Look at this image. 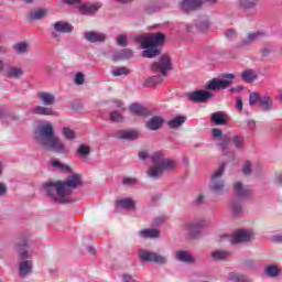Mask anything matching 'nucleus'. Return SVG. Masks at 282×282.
Masks as SVG:
<instances>
[{"label":"nucleus","instance_id":"1","mask_svg":"<svg viewBox=\"0 0 282 282\" xmlns=\"http://www.w3.org/2000/svg\"><path fill=\"white\" fill-rule=\"evenodd\" d=\"M83 175L80 174H72L64 182L48 181L43 184V189L46 195L56 204H72L76 202L74 197V191L76 188H83Z\"/></svg>","mask_w":282,"mask_h":282},{"label":"nucleus","instance_id":"2","mask_svg":"<svg viewBox=\"0 0 282 282\" xmlns=\"http://www.w3.org/2000/svg\"><path fill=\"white\" fill-rule=\"evenodd\" d=\"M35 140L43 151H54L61 155L69 153V148L61 141V138L54 134V126L52 123H43L35 131Z\"/></svg>","mask_w":282,"mask_h":282},{"label":"nucleus","instance_id":"3","mask_svg":"<svg viewBox=\"0 0 282 282\" xmlns=\"http://www.w3.org/2000/svg\"><path fill=\"white\" fill-rule=\"evenodd\" d=\"M134 41L140 43L144 50L142 52L144 58H155V56H160V46L164 45L166 36L163 33H152L150 35H139L134 37Z\"/></svg>","mask_w":282,"mask_h":282},{"label":"nucleus","instance_id":"4","mask_svg":"<svg viewBox=\"0 0 282 282\" xmlns=\"http://www.w3.org/2000/svg\"><path fill=\"white\" fill-rule=\"evenodd\" d=\"M172 67L173 65L171 64V57L169 55L161 56L159 61L151 64L150 69L152 74L155 75L148 78L143 83V87H156V85H160L169 72H171Z\"/></svg>","mask_w":282,"mask_h":282},{"label":"nucleus","instance_id":"5","mask_svg":"<svg viewBox=\"0 0 282 282\" xmlns=\"http://www.w3.org/2000/svg\"><path fill=\"white\" fill-rule=\"evenodd\" d=\"M150 160L153 165L149 167L148 175L152 180H158L162 177V175H164V171H173V169H175V161L171 159H166L164 156V153L160 151L154 152L150 156Z\"/></svg>","mask_w":282,"mask_h":282},{"label":"nucleus","instance_id":"6","mask_svg":"<svg viewBox=\"0 0 282 282\" xmlns=\"http://www.w3.org/2000/svg\"><path fill=\"white\" fill-rule=\"evenodd\" d=\"M226 172V164H220L217 170L212 173L209 191L214 195H224L226 193V182L221 178Z\"/></svg>","mask_w":282,"mask_h":282},{"label":"nucleus","instance_id":"7","mask_svg":"<svg viewBox=\"0 0 282 282\" xmlns=\"http://www.w3.org/2000/svg\"><path fill=\"white\" fill-rule=\"evenodd\" d=\"M138 257L143 263H156V265H166L169 263L166 256L147 249H140Z\"/></svg>","mask_w":282,"mask_h":282},{"label":"nucleus","instance_id":"8","mask_svg":"<svg viewBox=\"0 0 282 282\" xmlns=\"http://www.w3.org/2000/svg\"><path fill=\"white\" fill-rule=\"evenodd\" d=\"M235 74H225L223 75V79L213 78L212 80L207 82L205 87L209 91H219L221 89H228L230 85H232V80H235Z\"/></svg>","mask_w":282,"mask_h":282},{"label":"nucleus","instance_id":"9","mask_svg":"<svg viewBox=\"0 0 282 282\" xmlns=\"http://www.w3.org/2000/svg\"><path fill=\"white\" fill-rule=\"evenodd\" d=\"M202 226H206V220L185 223L182 225V230L185 235H188L191 239H197V237L202 235V231L199 230Z\"/></svg>","mask_w":282,"mask_h":282},{"label":"nucleus","instance_id":"10","mask_svg":"<svg viewBox=\"0 0 282 282\" xmlns=\"http://www.w3.org/2000/svg\"><path fill=\"white\" fill-rule=\"evenodd\" d=\"M185 97L191 102H198V104L204 105V104L208 102V100H210V98H213V94H210V91H208V90H194L191 93H186Z\"/></svg>","mask_w":282,"mask_h":282},{"label":"nucleus","instance_id":"11","mask_svg":"<svg viewBox=\"0 0 282 282\" xmlns=\"http://www.w3.org/2000/svg\"><path fill=\"white\" fill-rule=\"evenodd\" d=\"M252 237H254L252 231L248 229H240L231 236L230 243H232L234 246H237L239 243H248L249 241H252Z\"/></svg>","mask_w":282,"mask_h":282},{"label":"nucleus","instance_id":"12","mask_svg":"<svg viewBox=\"0 0 282 282\" xmlns=\"http://www.w3.org/2000/svg\"><path fill=\"white\" fill-rule=\"evenodd\" d=\"M204 6V0H182L178 3V9L181 12L188 14L191 12H195V10H199Z\"/></svg>","mask_w":282,"mask_h":282},{"label":"nucleus","instance_id":"13","mask_svg":"<svg viewBox=\"0 0 282 282\" xmlns=\"http://www.w3.org/2000/svg\"><path fill=\"white\" fill-rule=\"evenodd\" d=\"M115 137L117 138V140H124L126 142H135V140H140V130H119L116 132Z\"/></svg>","mask_w":282,"mask_h":282},{"label":"nucleus","instance_id":"14","mask_svg":"<svg viewBox=\"0 0 282 282\" xmlns=\"http://www.w3.org/2000/svg\"><path fill=\"white\" fill-rule=\"evenodd\" d=\"M102 8V3L95 2V3H79L77 7L79 14H84L85 17H94L98 10Z\"/></svg>","mask_w":282,"mask_h":282},{"label":"nucleus","instance_id":"15","mask_svg":"<svg viewBox=\"0 0 282 282\" xmlns=\"http://www.w3.org/2000/svg\"><path fill=\"white\" fill-rule=\"evenodd\" d=\"M84 39L87 43H105L107 41V34L98 31H86Z\"/></svg>","mask_w":282,"mask_h":282},{"label":"nucleus","instance_id":"16","mask_svg":"<svg viewBox=\"0 0 282 282\" xmlns=\"http://www.w3.org/2000/svg\"><path fill=\"white\" fill-rule=\"evenodd\" d=\"M3 74L6 78L19 80V78H23V76H25V70H23V67L21 66H8L3 69Z\"/></svg>","mask_w":282,"mask_h":282},{"label":"nucleus","instance_id":"17","mask_svg":"<svg viewBox=\"0 0 282 282\" xmlns=\"http://www.w3.org/2000/svg\"><path fill=\"white\" fill-rule=\"evenodd\" d=\"M263 33L259 31L248 33L247 36L237 44V47H249V45L257 43V41H259V39H261Z\"/></svg>","mask_w":282,"mask_h":282},{"label":"nucleus","instance_id":"18","mask_svg":"<svg viewBox=\"0 0 282 282\" xmlns=\"http://www.w3.org/2000/svg\"><path fill=\"white\" fill-rule=\"evenodd\" d=\"M175 259L181 263H188L189 265H195V263H197V258L186 250L176 251Z\"/></svg>","mask_w":282,"mask_h":282},{"label":"nucleus","instance_id":"19","mask_svg":"<svg viewBox=\"0 0 282 282\" xmlns=\"http://www.w3.org/2000/svg\"><path fill=\"white\" fill-rule=\"evenodd\" d=\"M37 99L44 107H52L56 105V96L50 91H40L37 93Z\"/></svg>","mask_w":282,"mask_h":282},{"label":"nucleus","instance_id":"20","mask_svg":"<svg viewBox=\"0 0 282 282\" xmlns=\"http://www.w3.org/2000/svg\"><path fill=\"white\" fill-rule=\"evenodd\" d=\"M33 116H58V112L47 106H35L30 109Z\"/></svg>","mask_w":282,"mask_h":282},{"label":"nucleus","instance_id":"21","mask_svg":"<svg viewBox=\"0 0 282 282\" xmlns=\"http://www.w3.org/2000/svg\"><path fill=\"white\" fill-rule=\"evenodd\" d=\"M234 191L237 197L240 199H246V197H250V194L252 193V189H250V186L243 185L242 182H237L234 185Z\"/></svg>","mask_w":282,"mask_h":282},{"label":"nucleus","instance_id":"22","mask_svg":"<svg viewBox=\"0 0 282 282\" xmlns=\"http://www.w3.org/2000/svg\"><path fill=\"white\" fill-rule=\"evenodd\" d=\"M53 29L58 32V34H72V32H74V25L63 21L53 23Z\"/></svg>","mask_w":282,"mask_h":282},{"label":"nucleus","instance_id":"23","mask_svg":"<svg viewBox=\"0 0 282 282\" xmlns=\"http://www.w3.org/2000/svg\"><path fill=\"white\" fill-rule=\"evenodd\" d=\"M261 0H238L237 6L242 12H250L254 10Z\"/></svg>","mask_w":282,"mask_h":282},{"label":"nucleus","instance_id":"24","mask_svg":"<svg viewBox=\"0 0 282 282\" xmlns=\"http://www.w3.org/2000/svg\"><path fill=\"white\" fill-rule=\"evenodd\" d=\"M33 263L30 259L21 260L19 263V275L24 278L32 274Z\"/></svg>","mask_w":282,"mask_h":282},{"label":"nucleus","instance_id":"25","mask_svg":"<svg viewBox=\"0 0 282 282\" xmlns=\"http://www.w3.org/2000/svg\"><path fill=\"white\" fill-rule=\"evenodd\" d=\"M162 124H164V118L154 116L145 123V127L150 131H159V129H162Z\"/></svg>","mask_w":282,"mask_h":282},{"label":"nucleus","instance_id":"26","mask_svg":"<svg viewBox=\"0 0 282 282\" xmlns=\"http://www.w3.org/2000/svg\"><path fill=\"white\" fill-rule=\"evenodd\" d=\"M240 78L241 80H243V83L250 84V83H254V80H258L259 75L257 74V70L252 68H246L245 70L241 72Z\"/></svg>","mask_w":282,"mask_h":282},{"label":"nucleus","instance_id":"27","mask_svg":"<svg viewBox=\"0 0 282 282\" xmlns=\"http://www.w3.org/2000/svg\"><path fill=\"white\" fill-rule=\"evenodd\" d=\"M50 14V10L47 9H33L29 12V17L31 21H41L45 19Z\"/></svg>","mask_w":282,"mask_h":282},{"label":"nucleus","instance_id":"28","mask_svg":"<svg viewBox=\"0 0 282 282\" xmlns=\"http://www.w3.org/2000/svg\"><path fill=\"white\" fill-rule=\"evenodd\" d=\"M229 142L237 151H242L243 147H246V138L243 135L234 134L229 138Z\"/></svg>","mask_w":282,"mask_h":282},{"label":"nucleus","instance_id":"29","mask_svg":"<svg viewBox=\"0 0 282 282\" xmlns=\"http://www.w3.org/2000/svg\"><path fill=\"white\" fill-rule=\"evenodd\" d=\"M260 107L262 111H272V107H274V101L270 95H262L260 98Z\"/></svg>","mask_w":282,"mask_h":282},{"label":"nucleus","instance_id":"30","mask_svg":"<svg viewBox=\"0 0 282 282\" xmlns=\"http://www.w3.org/2000/svg\"><path fill=\"white\" fill-rule=\"evenodd\" d=\"M117 206L126 210H135V200L130 197L121 198L117 200Z\"/></svg>","mask_w":282,"mask_h":282},{"label":"nucleus","instance_id":"31","mask_svg":"<svg viewBox=\"0 0 282 282\" xmlns=\"http://www.w3.org/2000/svg\"><path fill=\"white\" fill-rule=\"evenodd\" d=\"M195 26L199 32H206L210 28V20L206 15L199 17L195 22Z\"/></svg>","mask_w":282,"mask_h":282},{"label":"nucleus","instance_id":"32","mask_svg":"<svg viewBox=\"0 0 282 282\" xmlns=\"http://www.w3.org/2000/svg\"><path fill=\"white\" fill-rule=\"evenodd\" d=\"M15 250L20 257H22V260L24 259H32V253L28 251V243H18L15 245Z\"/></svg>","mask_w":282,"mask_h":282},{"label":"nucleus","instance_id":"33","mask_svg":"<svg viewBox=\"0 0 282 282\" xmlns=\"http://www.w3.org/2000/svg\"><path fill=\"white\" fill-rule=\"evenodd\" d=\"M12 47L17 54H30V44L28 42H18Z\"/></svg>","mask_w":282,"mask_h":282},{"label":"nucleus","instance_id":"34","mask_svg":"<svg viewBox=\"0 0 282 282\" xmlns=\"http://www.w3.org/2000/svg\"><path fill=\"white\" fill-rule=\"evenodd\" d=\"M51 166H53L55 171H62L63 173H72V167L58 160L51 161Z\"/></svg>","mask_w":282,"mask_h":282},{"label":"nucleus","instance_id":"35","mask_svg":"<svg viewBox=\"0 0 282 282\" xmlns=\"http://www.w3.org/2000/svg\"><path fill=\"white\" fill-rule=\"evenodd\" d=\"M265 276H270L271 279H274L281 274V269L276 264H269L264 269Z\"/></svg>","mask_w":282,"mask_h":282},{"label":"nucleus","instance_id":"36","mask_svg":"<svg viewBox=\"0 0 282 282\" xmlns=\"http://www.w3.org/2000/svg\"><path fill=\"white\" fill-rule=\"evenodd\" d=\"M90 153H91V148H89V145L80 144L77 148V155H78L79 160H87V158H89Z\"/></svg>","mask_w":282,"mask_h":282},{"label":"nucleus","instance_id":"37","mask_svg":"<svg viewBox=\"0 0 282 282\" xmlns=\"http://www.w3.org/2000/svg\"><path fill=\"white\" fill-rule=\"evenodd\" d=\"M185 122H186V117L177 116L172 120L167 121V127H170V129H178V127H182V124H184Z\"/></svg>","mask_w":282,"mask_h":282},{"label":"nucleus","instance_id":"38","mask_svg":"<svg viewBox=\"0 0 282 282\" xmlns=\"http://www.w3.org/2000/svg\"><path fill=\"white\" fill-rule=\"evenodd\" d=\"M139 235L143 239H155V238L160 237V231H158V229H143V230L139 231Z\"/></svg>","mask_w":282,"mask_h":282},{"label":"nucleus","instance_id":"39","mask_svg":"<svg viewBox=\"0 0 282 282\" xmlns=\"http://www.w3.org/2000/svg\"><path fill=\"white\" fill-rule=\"evenodd\" d=\"M212 122L217 126H225L228 124V120H226V117H224V113L221 112H214L212 113Z\"/></svg>","mask_w":282,"mask_h":282},{"label":"nucleus","instance_id":"40","mask_svg":"<svg viewBox=\"0 0 282 282\" xmlns=\"http://www.w3.org/2000/svg\"><path fill=\"white\" fill-rule=\"evenodd\" d=\"M133 51L131 48L121 50L113 55L115 61H124V58H131Z\"/></svg>","mask_w":282,"mask_h":282},{"label":"nucleus","instance_id":"41","mask_svg":"<svg viewBox=\"0 0 282 282\" xmlns=\"http://www.w3.org/2000/svg\"><path fill=\"white\" fill-rule=\"evenodd\" d=\"M217 141V147L220 151H228L230 147V138H228V135L224 134V137H220Z\"/></svg>","mask_w":282,"mask_h":282},{"label":"nucleus","instance_id":"42","mask_svg":"<svg viewBox=\"0 0 282 282\" xmlns=\"http://www.w3.org/2000/svg\"><path fill=\"white\" fill-rule=\"evenodd\" d=\"M229 208L234 215H241L243 207L241 206V202L234 199L229 204Z\"/></svg>","mask_w":282,"mask_h":282},{"label":"nucleus","instance_id":"43","mask_svg":"<svg viewBox=\"0 0 282 282\" xmlns=\"http://www.w3.org/2000/svg\"><path fill=\"white\" fill-rule=\"evenodd\" d=\"M228 257H230V252L228 251L215 250L212 252V258H214L215 261H225Z\"/></svg>","mask_w":282,"mask_h":282},{"label":"nucleus","instance_id":"44","mask_svg":"<svg viewBox=\"0 0 282 282\" xmlns=\"http://www.w3.org/2000/svg\"><path fill=\"white\" fill-rule=\"evenodd\" d=\"M112 76L115 77H119V76H129V74H131V70L124 66L121 67H112V72H111Z\"/></svg>","mask_w":282,"mask_h":282},{"label":"nucleus","instance_id":"45","mask_svg":"<svg viewBox=\"0 0 282 282\" xmlns=\"http://www.w3.org/2000/svg\"><path fill=\"white\" fill-rule=\"evenodd\" d=\"M129 109L130 113H134V116H144L147 113V109L140 104H132Z\"/></svg>","mask_w":282,"mask_h":282},{"label":"nucleus","instance_id":"46","mask_svg":"<svg viewBox=\"0 0 282 282\" xmlns=\"http://www.w3.org/2000/svg\"><path fill=\"white\" fill-rule=\"evenodd\" d=\"M109 118L111 120V122L115 123H120V122H124V117L122 116V112L118 111V110H113L109 113Z\"/></svg>","mask_w":282,"mask_h":282},{"label":"nucleus","instance_id":"47","mask_svg":"<svg viewBox=\"0 0 282 282\" xmlns=\"http://www.w3.org/2000/svg\"><path fill=\"white\" fill-rule=\"evenodd\" d=\"M228 279L232 282H250L246 275L239 273H229Z\"/></svg>","mask_w":282,"mask_h":282},{"label":"nucleus","instance_id":"48","mask_svg":"<svg viewBox=\"0 0 282 282\" xmlns=\"http://www.w3.org/2000/svg\"><path fill=\"white\" fill-rule=\"evenodd\" d=\"M62 135L65 137L66 140H76V132H74V130H72L69 127H64L62 129Z\"/></svg>","mask_w":282,"mask_h":282},{"label":"nucleus","instance_id":"49","mask_svg":"<svg viewBox=\"0 0 282 282\" xmlns=\"http://www.w3.org/2000/svg\"><path fill=\"white\" fill-rule=\"evenodd\" d=\"M116 41L119 47H127V45H129V37H127L126 34L118 35Z\"/></svg>","mask_w":282,"mask_h":282},{"label":"nucleus","instance_id":"50","mask_svg":"<svg viewBox=\"0 0 282 282\" xmlns=\"http://www.w3.org/2000/svg\"><path fill=\"white\" fill-rule=\"evenodd\" d=\"M257 102H261V95L259 93H251L249 96V105L250 107H254Z\"/></svg>","mask_w":282,"mask_h":282},{"label":"nucleus","instance_id":"51","mask_svg":"<svg viewBox=\"0 0 282 282\" xmlns=\"http://www.w3.org/2000/svg\"><path fill=\"white\" fill-rule=\"evenodd\" d=\"M135 184H138V178L135 177H124L122 180L123 186H135Z\"/></svg>","mask_w":282,"mask_h":282},{"label":"nucleus","instance_id":"52","mask_svg":"<svg viewBox=\"0 0 282 282\" xmlns=\"http://www.w3.org/2000/svg\"><path fill=\"white\" fill-rule=\"evenodd\" d=\"M237 30L235 29H228L225 33L226 39H228V41H235V39H237Z\"/></svg>","mask_w":282,"mask_h":282},{"label":"nucleus","instance_id":"53","mask_svg":"<svg viewBox=\"0 0 282 282\" xmlns=\"http://www.w3.org/2000/svg\"><path fill=\"white\" fill-rule=\"evenodd\" d=\"M63 2L69 8H78L83 3V0H63Z\"/></svg>","mask_w":282,"mask_h":282},{"label":"nucleus","instance_id":"54","mask_svg":"<svg viewBox=\"0 0 282 282\" xmlns=\"http://www.w3.org/2000/svg\"><path fill=\"white\" fill-rule=\"evenodd\" d=\"M242 173L243 175H250V173H252V163H250V161L245 162Z\"/></svg>","mask_w":282,"mask_h":282},{"label":"nucleus","instance_id":"55","mask_svg":"<svg viewBox=\"0 0 282 282\" xmlns=\"http://www.w3.org/2000/svg\"><path fill=\"white\" fill-rule=\"evenodd\" d=\"M75 85H84L85 84V75L83 73H77L74 79Z\"/></svg>","mask_w":282,"mask_h":282},{"label":"nucleus","instance_id":"56","mask_svg":"<svg viewBox=\"0 0 282 282\" xmlns=\"http://www.w3.org/2000/svg\"><path fill=\"white\" fill-rule=\"evenodd\" d=\"M212 135L215 140H219L220 138H224V131H221L220 129L214 128L212 130Z\"/></svg>","mask_w":282,"mask_h":282},{"label":"nucleus","instance_id":"57","mask_svg":"<svg viewBox=\"0 0 282 282\" xmlns=\"http://www.w3.org/2000/svg\"><path fill=\"white\" fill-rule=\"evenodd\" d=\"M204 194L202 193H198L195 200H194V204H196V206H202V204H204Z\"/></svg>","mask_w":282,"mask_h":282},{"label":"nucleus","instance_id":"58","mask_svg":"<svg viewBox=\"0 0 282 282\" xmlns=\"http://www.w3.org/2000/svg\"><path fill=\"white\" fill-rule=\"evenodd\" d=\"M122 282H138V280H134L133 275L130 273H123Z\"/></svg>","mask_w":282,"mask_h":282},{"label":"nucleus","instance_id":"59","mask_svg":"<svg viewBox=\"0 0 282 282\" xmlns=\"http://www.w3.org/2000/svg\"><path fill=\"white\" fill-rule=\"evenodd\" d=\"M236 109H238V111H243V101L241 100V97L236 98Z\"/></svg>","mask_w":282,"mask_h":282},{"label":"nucleus","instance_id":"60","mask_svg":"<svg viewBox=\"0 0 282 282\" xmlns=\"http://www.w3.org/2000/svg\"><path fill=\"white\" fill-rule=\"evenodd\" d=\"M247 127L251 129V131H254V129H257V121H254L253 119H249L247 121Z\"/></svg>","mask_w":282,"mask_h":282},{"label":"nucleus","instance_id":"61","mask_svg":"<svg viewBox=\"0 0 282 282\" xmlns=\"http://www.w3.org/2000/svg\"><path fill=\"white\" fill-rule=\"evenodd\" d=\"M218 3V0H203V6H217Z\"/></svg>","mask_w":282,"mask_h":282},{"label":"nucleus","instance_id":"62","mask_svg":"<svg viewBox=\"0 0 282 282\" xmlns=\"http://www.w3.org/2000/svg\"><path fill=\"white\" fill-rule=\"evenodd\" d=\"M273 243H282V235H275L272 237Z\"/></svg>","mask_w":282,"mask_h":282},{"label":"nucleus","instance_id":"63","mask_svg":"<svg viewBox=\"0 0 282 282\" xmlns=\"http://www.w3.org/2000/svg\"><path fill=\"white\" fill-rule=\"evenodd\" d=\"M272 52V48L270 46H264L262 48V56H268Z\"/></svg>","mask_w":282,"mask_h":282},{"label":"nucleus","instance_id":"64","mask_svg":"<svg viewBox=\"0 0 282 282\" xmlns=\"http://www.w3.org/2000/svg\"><path fill=\"white\" fill-rule=\"evenodd\" d=\"M275 184H279V185L282 184V173H279L275 175Z\"/></svg>","mask_w":282,"mask_h":282}]
</instances>
